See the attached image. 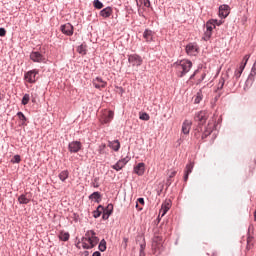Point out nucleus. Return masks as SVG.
I'll return each instance as SVG.
<instances>
[{"instance_id": "1", "label": "nucleus", "mask_w": 256, "mask_h": 256, "mask_svg": "<svg viewBox=\"0 0 256 256\" xmlns=\"http://www.w3.org/2000/svg\"><path fill=\"white\" fill-rule=\"evenodd\" d=\"M173 67L176 70V74L179 77H185V75H187V73H189V71H191V67H193V62H191L190 60H180L178 62H175L173 64Z\"/></svg>"}, {"instance_id": "2", "label": "nucleus", "mask_w": 256, "mask_h": 256, "mask_svg": "<svg viewBox=\"0 0 256 256\" xmlns=\"http://www.w3.org/2000/svg\"><path fill=\"white\" fill-rule=\"evenodd\" d=\"M97 243H99V238L96 237L95 231L88 230L85 237L82 238L83 249H93Z\"/></svg>"}, {"instance_id": "3", "label": "nucleus", "mask_w": 256, "mask_h": 256, "mask_svg": "<svg viewBox=\"0 0 256 256\" xmlns=\"http://www.w3.org/2000/svg\"><path fill=\"white\" fill-rule=\"evenodd\" d=\"M152 251L155 255H159L163 251V237L155 234L152 240Z\"/></svg>"}, {"instance_id": "4", "label": "nucleus", "mask_w": 256, "mask_h": 256, "mask_svg": "<svg viewBox=\"0 0 256 256\" xmlns=\"http://www.w3.org/2000/svg\"><path fill=\"white\" fill-rule=\"evenodd\" d=\"M207 119H209V112L205 110L198 112L194 117V121L199 125H205V123H207Z\"/></svg>"}, {"instance_id": "5", "label": "nucleus", "mask_w": 256, "mask_h": 256, "mask_svg": "<svg viewBox=\"0 0 256 256\" xmlns=\"http://www.w3.org/2000/svg\"><path fill=\"white\" fill-rule=\"evenodd\" d=\"M128 62L133 67H141V65H143V58H141V56L138 54H132L128 56Z\"/></svg>"}, {"instance_id": "6", "label": "nucleus", "mask_w": 256, "mask_h": 256, "mask_svg": "<svg viewBox=\"0 0 256 256\" xmlns=\"http://www.w3.org/2000/svg\"><path fill=\"white\" fill-rule=\"evenodd\" d=\"M37 75H39V70H30L25 73L24 79L27 83H35L37 81Z\"/></svg>"}, {"instance_id": "7", "label": "nucleus", "mask_w": 256, "mask_h": 256, "mask_svg": "<svg viewBox=\"0 0 256 256\" xmlns=\"http://www.w3.org/2000/svg\"><path fill=\"white\" fill-rule=\"evenodd\" d=\"M115 116V113L111 110L104 111L103 115L100 118V123L102 125H107V123H111L113 121V117Z\"/></svg>"}, {"instance_id": "8", "label": "nucleus", "mask_w": 256, "mask_h": 256, "mask_svg": "<svg viewBox=\"0 0 256 256\" xmlns=\"http://www.w3.org/2000/svg\"><path fill=\"white\" fill-rule=\"evenodd\" d=\"M30 59L34 63H45L46 61L45 56H43V54H41L40 52H32L30 54Z\"/></svg>"}, {"instance_id": "9", "label": "nucleus", "mask_w": 256, "mask_h": 256, "mask_svg": "<svg viewBox=\"0 0 256 256\" xmlns=\"http://www.w3.org/2000/svg\"><path fill=\"white\" fill-rule=\"evenodd\" d=\"M205 77V73H201L199 70H196L193 75L190 76V81H192V79H196V85H199V83H201Z\"/></svg>"}, {"instance_id": "10", "label": "nucleus", "mask_w": 256, "mask_h": 256, "mask_svg": "<svg viewBox=\"0 0 256 256\" xmlns=\"http://www.w3.org/2000/svg\"><path fill=\"white\" fill-rule=\"evenodd\" d=\"M129 163V157L119 160L116 164L112 165V169L115 171H121Z\"/></svg>"}, {"instance_id": "11", "label": "nucleus", "mask_w": 256, "mask_h": 256, "mask_svg": "<svg viewBox=\"0 0 256 256\" xmlns=\"http://www.w3.org/2000/svg\"><path fill=\"white\" fill-rule=\"evenodd\" d=\"M61 32L68 37L73 35V25L71 23H66L60 27Z\"/></svg>"}, {"instance_id": "12", "label": "nucleus", "mask_w": 256, "mask_h": 256, "mask_svg": "<svg viewBox=\"0 0 256 256\" xmlns=\"http://www.w3.org/2000/svg\"><path fill=\"white\" fill-rule=\"evenodd\" d=\"M81 142L79 141H73L69 144L68 149L70 151V153H79V151H81Z\"/></svg>"}, {"instance_id": "13", "label": "nucleus", "mask_w": 256, "mask_h": 256, "mask_svg": "<svg viewBox=\"0 0 256 256\" xmlns=\"http://www.w3.org/2000/svg\"><path fill=\"white\" fill-rule=\"evenodd\" d=\"M171 209V200H167L164 202L161 206L160 212H159V217H165L167 215V212Z\"/></svg>"}, {"instance_id": "14", "label": "nucleus", "mask_w": 256, "mask_h": 256, "mask_svg": "<svg viewBox=\"0 0 256 256\" xmlns=\"http://www.w3.org/2000/svg\"><path fill=\"white\" fill-rule=\"evenodd\" d=\"M93 85L96 89H105V87H107V82H105L104 80H102L99 77H96L93 80Z\"/></svg>"}, {"instance_id": "15", "label": "nucleus", "mask_w": 256, "mask_h": 256, "mask_svg": "<svg viewBox=\"0 0 256 256\" xmlns=\"http://www.w3.org/2000/svg\"><path fill=\"white\" fill-rule=\"evenodd\" d=\"M134 173L140 177L145 175V163L140 162L134 167Z\"/></svg>"}, {"instance_id": "16", "label": "nucleus", "mask_w": 256, "mask_h": 256, "mask_svg": "<svg viewBox=\"0 0 256 256\" xmlns=\"http://www.w3.org/2000/svg\"><path fill=\"white\" fill-rule=\"evenodd\" d=\"M230 13V8L229 5H221L219 7V16L223 17V19H225L226 17L229 16Z\"/></svg>"}, {"instance_id": "17", "label": "nucleus", "mask_w": 256, "mask_h": 256, "mask_svg": "<svg viewBox=\"0 0 256 256\" xmlns=\"http://www.w3.org/2000/svg\"><path fill=\"white\" fill-rule=\"evenodd\" d=\"M197 51H199V48L197 47V45L188 44L186 46L187 55H197Z\"/></svg>"}, {"instance_id": "18", "label": "nucleus", "mask_w": 256, "mask_h": 256, "mask_svg": "<svg viewBox=\"0 0 256 256\" xmlns=\"http://www.w3.org/2000/svg\"><path fill=\"white\" fill-rule=\"evenodd\" d=\"M111 15H113V9L111 7H106L100 11V16L104 19L109 18Z\"/></svg>"}, {"instance_id": "19", "label": "nucleus", "mask_w": 256, "mask_h": 256, "mask_svg": "<svg viewBox=\"0 0 256 256\" xmlns=\"http://www.w3.org/2000/svg\"><path fill=\"white\" fill-rule=\"evenodd\" d=\"M20 205H27L31 201V196L29 194H22L18 197Z\"/></svg>"}, {"instance_id": "20", "label": "nucleus", "mask_w": 256, "mask_h": 256, "mask_svg": "<svg viewBox=\"0 0 256 256\" xmlns=\"http://www.w3.org/2000/svg\"><path fill=\"white\" fill-rule=\"evenodd\" d=\"M191 121L189 120H185L184 123L182 124V133H184V135H189V131H191Z\"/></svg>"}, {"instance_id": "21", "label": "nucleus", "mask_w": 256, "mask_h": 256, "mask_svg": "<svg viewBox=\"0 0 256 256\" xmlns=\"http://www.w3.org/2000/svg\"><path fill=\"white\" fill-rule=\"evenodd\" d=\"M108 147L113 149V151H119V149H121V143H119V140L109 141Z\"/></svg>"}, {"instance_id": "22", "label": "nucleus", "mask_w": 256, "mask_h": 256, "mask_svg": "<svg viewBox=\"0 0 256 256\" xmlns=\"http://www.w3.org/2000/svg\"><path fill=\"white\" fill-rule=\"evenodd\" d=\"M214 127H215V125L208 123V127L205 129L204 133L202 134V139L209 137V134L213 133Z\"/></svg>"}, {"instance_id": "23", "label": "nucleus", "mask_w": 256, "mask_h": 256, "mask_svg": "<svg viewBox=\"0 0 256 256\" xmlns=\"http://www.w3.org/2000/svg\"><path fill=\"white\" fill-rule=\"evenodd\" d=\"M143 37L147 41V43H150V41H153V32L151 30H145L143 33Z\"/></svg>"}, {"instance_id": "24", "label": "nucleus", "mask_w": 256, "mask_h": 256, "mask_svg": "<svg viewBox=\"0 0 256 256\" xmlns=\"http://www.w3.org/2000/svg\"><path fill=\"white\" fill-rule=\"evenodd\" d=\"M215 23H217V20H210L206 23V31H210L213 33V29H215Z\"/></svg>"}, {"instance_id": "25", "label": "nucleus", "mask_w": 256, "mask_h": 256, "mask_svg": "<svg viewBox=\"0 0 256 256\" xmlns=\"http://www.w3.org/2000/svg\"><path fill=\"white\" fill-rule=\"evenodd\" d=\"M58 177H59L60 181H63V182L67 181V179H69V171H67V170L62 171L58 175Z\"/></svg>"}, {"instance_id": "26", "label": "nucleus", "mask_w": 256, "mask_h": 256, "mask_svg": "<svg viewBox=\"0 0 256 256\" xmlns=\"http://www.w3.org/2000/svg\"><path fill=\"white\" fill-rule=\"evenodd\" d=\"M138 7H151V2L149 0H138L137 1Z\"/></svg>"}, {"instance_id": "27", "label": "nucleus", "mask_w": 256, "mask_h": 256, "mask_svg": "<svg viewBox=\"0 0 256 256\" xmlns=\"http://www.w3.org/2000/svg\"><path fill=\"white\" fill-rule=\"evenodd\" d=\"M243 71H245V64H241L240 67H239V69H237V70L235 71V77H236V79H239V77H241Z\"/></svg>"}, {"instance_id": "28", "label": "nucleus", "mask_w": 256, "mask_h": 256, "mask_svg": "<svg viewBox=\"0 0 256 256\" xmlns=\"http://www.w3.org/2000/svg\"><path fill=\"white\" fill-rule=\"evenodd\" d=\"M58 237H59L60 241H69L70 235H69L68 232L62 231V232L59 233Z\"/></svg>"}, {"instance_id": "29", "label": "nucleus", "mask_w": 256, "mask_h": 256, "mask_svg": "<svg viewBox=\"0 0 256 256\" xmlns=\"http://www.w3.org/2000/svg\"><path fill=\"white\" fill-rule=\"evenodd\" d=\"M89 199H92L96 201V203H99V199H101V193L99 192H94L89 196Z\"/></svg>"}, {"instance_id": "30", "label": "nucleus", "mask_w": 256, "mask_h": 256, "mask_svg": "<svg viewBox=\"0 0 256 256\" xmlns=\"http://www.w3.org/2000/svg\"><path fill=\"white\" fill-rule=\"evenodd\" d=\"M255 75H256V64H254L251 69V73L248 77V81H255Z\"/></svg>"}, {"instance_id": "31", "label": "nucleus", "mask_w": 256, "mask_h": 256, "mask_svg": "<svg viewBox=\"0 0 256 256\" xmlns=\"http://www.w3.org/2000/svg\"><path fill=\"white\" fill-rule=\"evenodd\" d=\"M193 167H195V164L193 162H190L189 164H187L185 168V173H187V175H190V173H193Z\"/></svg>"}, {"instance_id": "32", "label": "nucleus", "mask_w": 256, "mask_h": 256, "mask_svg": "<svg viewBox=\"0 0 256 256\" xmlns=\"http://www.w3.org/2000/svg\"><path fill=\"white\" fill-rule=\"evenodd\" d=\"M102 211H103V206H98L97 210H95V211L93 212V217H94L95 219L101 217Z\"/></svg>"}, {"instance_id": "33", "label": "nucleus", "mask_w": 256, "mask_h": 256, "mask_svg": "<svg viewBox=\"0 0 256 256\" xmlns=\"http://www.w3.org/2000/svg\"><path fill=\"white\" fill-rule=\"evenodd\" d=\"M202 99H203V92L201 90H199V92L196 94L194 102L196 104L201 103Z\"/></svg>"}, {"instance_id": "34", "label": "nucleus", "mask_w": 256, "mask_h": 256, "mask_svg": "<svg viewBox=\"0 0 256 256\" xmlns=\"http://www.w3.org/2000/svg\"><path fill=\"white\" fill-rule=\"evenodd\" d=\"M98 248H99V251H106L107 250V242L104 239L101 240Z\"/></svg>"}, {"instance_id": "35", "label": "nucleus", "mask_w": 256, "mask_h": 256, "mask_svg": "<svg viewBox=\"0 0 256 256\" xmlns=\"http://www.w3.org/2000/svg\"><path fill=\"white\" fill-rule=\"evenodd\" d=\"M93 5L95 9H103V3L99 0H94Z\"/></svg>"}, {"instance_id": "36", "label": "nucleus", "mask_w": 256, "mask_h": 256, "mask_svg": "<svg viewBox=\"0 0 256 256\" xmlns=\"http://www.w3.org/2000/svg\"><path fill=\"white\" fill-rule=\"evenodd\" d=\"M211 35H213V32L206 30L203 37L204 41H209V39H211Z\"/></svg>"}, {"instance_id": "37", "label": "nucleus", "mask_w": 256, "mask_h": 256, "mask_svg": "<svg viewBox=\"0 0 256 256\" xmlns=\"http://www.w3.org/2000/svg\"><path fill=\"white\" fill-rule=\"evenodd\" d=\"M139 119H141V121H149L150 116H149V114H147L145 112L144 113H140Z\"/></svg>"}, {"instance_id": "38", "label": "nucleus", "mask_w": 256, "mask_h": 256, "mask_svg": "<svg viewBox=\"0 0 256 256\" xmlns=\"http://www.w3.org/2000/svg\"><path fill=\"white\" fill-rule=\"evenodd\" d=\"M105 149H107V145H105V144L100 145L98 148V153L100 155H105Z\"/></svg>"}, {"instance_id": "39", "label": "nucleus", "mask_w": 256, "mask_h": 256, "mask_svg": "<svg viewBox=\"0 0 256 256\" xmlns=\"http://www.w3.org/2000/svg\"><path fill=\"white\" fill-rule=\"evenodd\" d=\"M77 52H78L80 55H85V54L87 53V51L85 50V46H83V45L78 46Z\"/></svg>"}, {"instance_id": "40", "label": "nucleus", "mask_w": 256, "mask_h": 256, "mask_svg": "<svg viewBox=\"0 0 256 256\" xmlns=\"http://www.w3.org/2000/svg\"><path fill=\"white\" fill-rule=\"evenodd\" d=\"M30 97L29 94H25L22 98V105H27L29 103Z\"/></svg>"}, {"instance_id": "41", "label": "nucleus", "mask_w": 256, "mask_h": 256, "mask_svg": "<svg viewBox=\"0 0 256 256\" xmlns=\"http://www.w3.org/2000/svg\"><path fill=\"white\" fill-rule=\"evenodd\" d=\"M11 163H21V156H20V155H15V156L11 159Z\"/></svg>"}, {"instance_id": "42", "label": "nucleus", "mask_w": 256, "mask_h": 256, "mask_svg": "<svg viewBox=\"0 0 256 256\" xmlns=\"http://www.w3.org/2000/svg\"><path fill=\"white\" fill-rule=\"evenodd\" d=\"M175 175H177V171H172L171 174L169 175V179L167 180V185H171L172 183L171 179H173Z\"/></svg>"}, {"instance_id": "43", "label": "nucleus", "mask_w": 256, "mask_h": 256, "mask_svg": "<svg viewBox=\"0 0 256 256\" xmlns=\"http://www.w3.org/2000/svg\"><path fill=\"white\" fill-rule=\"evenodd\" d=\"M145 247H146L145 244L140 245V254H139V256H145Z\"/></svg>"}, {"instance_id": "44", "label": "nucleus", "mask_w": 256, "mask_h": 256, "mask_svg": "<svg viewBox=\"0 0 256 256\" xmlns=\"http://www.w3.org/2000/svg\"><path fill=\"white\" fill-rule=\"evenodd\" d=\"M17 116L21 121H27V118L25 117V114H23V112H18Z\"/></svg>"}, {"instance_id": "45", "label": "nucleus", "mask_w": 256, "mask_h": 256, "mask_svg": "<svg viewBox=\"0 0 256 256\" xmlns=\"http://www.w3.org/2000/svg\"><path fill=\"white\" fill-rule=\"evenodd\" d=\"M106 213H113V204H109L106 208V210H104Z\"/></svg>"}, {"instance_id": "46", "label": "nucleus", "mask_w": 256, "mask_h": 256, "mask_svg": "<svg viewBox=\"0 0 256 256\" xmlns=\"http://www.w3.org/2000/svg\"><path fill=\"white\" fill-rule=\"evenodd\" d=\"M251 241H253L252 237L247 238V249H251L253 247V244H251Z\"/></svg>"}, {"instance_id": "47", "label": "nucleus", "mask_w": 256, "mask_h": 256, "mask_svg": "<svg viewBox=\"0 0 256 256\" xmlns=\"http://www.w3.org/2000/svg\"><path fill=\"white\" fill-rule=\"evenodd\" d=\"M250 57H251V55H249V54H247V55H245L244 56V58H243V61H244V63H242V65H247V62L249 61V59H250Z\"/></svg>"}, {"instance_id": "48", "label": "nucleus", "mask_w": 256, "mask_h": 256, "mask_svg": "<svg viewBox=\"0 0 256 256\" xmlns=\"http://www.w3.org/2000/svg\"><path fill=\"white\" fill-rule=\"evenodd\" d=\"M223 85H225V79L220 78L219 84H218V89H221L223 87Z\"/></svg>"}, {"instance_id": "49", "label": "nucleus", "mask_w": 256, "mask_h": 256, "mask_svg": "<svg viewBox=\"0 0 256 256\" xmlns=\"http://www.w3.org/2000/svg\"><path fill=\"white\" fill-rule=\"evenodd\" d=\"M7 35V30L5 28H0V37H5Z\"/></svg>"}, {"instance_id": "50", "label": "nucleus", "mask_w": 256, "mask_h": 256, "mask_svg": "<svg viewBox=\"0 0 256 256\" xmlns=\"http://www.w3.org/2000/svg\"><path fill=\"white\" fill-rule=\"evenodd\" d=\"M127 243H129V238H123L122 245H123L124 249H127Z\"/></svg>"}, {"instance_id": "51", "label": "nucleus", "mask_w": 256, "mask_h": 256, "mask_svg": "<svg viewBox=\"0 0 256 256\" xmlns=\"http://www.w3.org/2000/svg\"><path fill=\"white\" fill-rule=\"evenodd\" d=\"M110 215H111V212L107 213L106 211H104L102 218L103 219H109Z\"/></svg>"}, {"instance_id": "52", "label": "nucleus", "mask_w": 256, "mask_h": 256, "mask_svg": "<svg viewBox=\"0 0 256 256\" xmlns=\"http://www.w3.org/2000/svg\"><path fill=\"white\" fill-rule=\"evenodd\" d=\"M137 203H140V205H145V199L143 198H138Z\"/></svg>"}, {"instance_id": "53", "label": "nucleus", "mask_w": 256, "mask_h": 256, "mask_svg": "<svg viewBox=\"0 0 256 256\" xmlns=\"http://www.w3.org/2000/svg\"><path fill=\"white\" fill-rule=\"evenodd\" d=\"M188 180H189V174H187V172H185L184 181L187 182Z\"/></svg>"}, {"instance_id": "54", "label": "nucleus", "mask_w": 256, "mask_h": 256, "mask_svg": "<svg viewBox=\"0 0 256 256\" xmlns=\"http://www.w3.org/2000/svg\"><path fill=\"white\" fill-rule=\"evenodd\" d=\"M92 256H101V252L96 251V252H94V253H93V255H92Z\"/></svg>"}, {"instance_id": "55", "label": "nucleus", "mask_w": 256, "mask_h": 256, "mask_svg": "<svg viewBox=\"0 0 256 256\" xmlns=\"http://www.w3.org/2000/svg\"><path fill=\"white\" fill-rule=\"evenodd\" d=\"M136 209H138L139 211H141L143 208L139 207V202H136Z\"/></svg>"}, {"instance_id": "56", "label": "nucleus", "mask_w": 256, "mask_h": 256, "mask_svg": "<svg viewBox=\"0 0 256 256\" xmlns=\"http://www.w3.org/2000/svg\"><path fill=\"white\" fill-rule=\"evenodd\" d=\"M221 23H222L221 21H219V22H218V21L216 20V22H215V26H216V25H218V26H219V25H221Z\"/></svg>"}, {"instance_id": "57", "label": "nucleus", "mask_w": 256, "mask_h": 256, "mask_svg": "<svg viewBox=\"0 0 256 256\" xmlns=\"http://www.w3.org/2000/svg\"><path fill=\"white\" fill-rule=\"evenodd\" d=\"M254 219H255V221H256V210H255V212H254Z\"/></svg>"}]
</instances>
